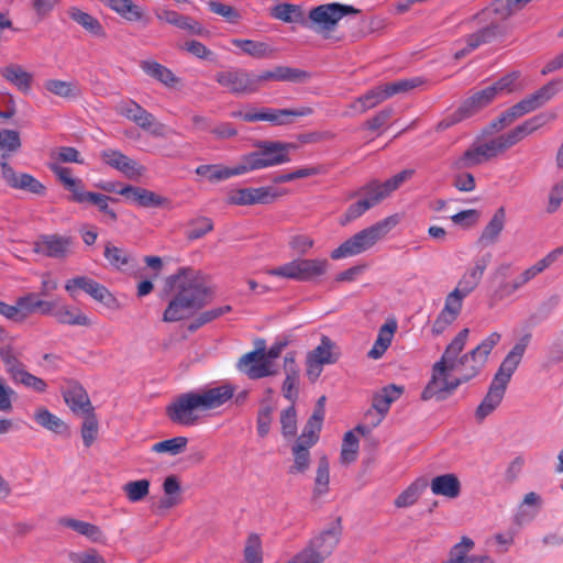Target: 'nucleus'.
I'll list each match as a JSON object with an SVG mask.
<instances>
[{
    "instance_id": "obj_47",
    "label": "nucleus",
    "mask_w": 563,
    "mask_h": 563,
    "mask_svg": "<svg viewBox=\"0 0 563 563\" xmlns=\"http://www.w3.org/2000/svg\"><path fill=\"white\" fill-rule=\"evenodd\" d=\"M0 358L12 380L19 375L18 373L25 369L24 364L19 360L11 344L0 347Z\"/></svg>"
},
{
    "instance_id": "obj_33",
    "label": "nucleus",
    "mask_w": 563,
    "mask_h": 563,
    "mask_svg": "<svg viewBox=\"0 0 563 563\" xmlns=\"http://www.w3.org/2000/svg\"><path fill=\"white\" fill-rule=\"evenodd\" d=\"M159 21H164L168 24L175 25L181 30H187L191 34L200 35L203 32V29L196 20L190 16L183 15L173 10H163L156 14Z\"/></svg>"
},
{
    "instance_id": "obj_21",
    "label": "nucleus",
    "mask_w": 563,
    "mask_h": 563,
    "mask_svg": "<svg viewBox=\"0 0 563 563\" xmlns=\"http://www.w3.org/2000/svg\"><path fill=\"white\" fill-rule=\"evenodd\" d=\"M562 81L560 79H553L538 89L536 92L529 95L517 104V110H520L521 114L525 115L536 109L542 107L550 99H552L559 91Z\"/></svg>"
},
{
    "instance_id": "obj_59",
    "label": "nucleus",
    "mask_w": 563,
    "mask_h": 563,
    "mask_svg": "<svg viewBox=\"0 0 563 563\" xmlns=\"http://www.w3.org/2000/svg\"><path fill=\"white\" fill-rule=\"evenodd\" d=\"M53 170L58 179L65 185L66 189L71 192V200L76 202V195L85 191L82 181L70 176V169L67 167H54Z\"/></svg>"
},
{
    "instance_id": "obj_2",
    "label": "nucleus",
    "mask_w": 563,
    "mask_h": 563,
    "mask_svg": "<svg viewBox=\"0 0 563 563\" xmlns=\"http://www.w3.org/2000/svg\"><path fill=\"white\" fill-rule=\"evenodd\" d=\"M21 147L20 134L15 130L3 129L0 131V166L5 184L13 188L24 190L37 196H44L45 186L30 174H18L5 159Z\"/></svg>"
},
{
    "instance_id": "obj_27",
    "label": "nucleus",
    "mask_w": 563,
    "mask_h": 563,
    "mask_svg": "<svg viewBox=\"0 0 563 563\" xmlns=\"http://www.w3.org/2000/svg\"><path fill=\"white\" fill-rule=\"evenodd\" d=\"M430 488L431 492L437 496L454 499L460 496L462 485L455 474L446 473L433 477L430 483Z\"/></svg>"
},
{
    "instance_id": "obj_54",
    "label": "nucleus",
    "mask_w": 563,
    "mask_h": 563,
    "mask_svg": "<svg viewBox=\"0 0 563 563\" xmlns=\"http://www.w3.org/2000/svg\"><path fill=\"white\" fill-rule=\"evenodd\" d=\"M329 468H330V466H329V461H328L327 456L320 457L319 462H318L317 475H316V479H314V489H313L314 497H319L329 490V482H330Z\"/></svg>"
},
{
    "instance_id": "obj_29",
    "label": "nucleus",
    "mask_w": 563,
    "mask_h": 563,
    "mask_svg": "<svg viewBox=\"0 0 563 563\" xmlns=\"http://www.w3.org/2000/svg\"><path fill=\"white\" fill-rule=\"evenodd\" d=\"M119 199L112 198L110 196L92 192V191H84L82 194L76 195L77 203H89L98 208V210L103 213L111 222H115L118 220V216L115 211L109 206L110 202H118Z\"/></svg>"
},
{
    "instance_id": "obj_9",
    "label": "nucleus",
    "mask_w": 563,
    "mask_h": 563,
    "mask_svg": "<svg viewBox=\"0 0 563 563\" xmlns=\"http://www.w3.org/2000/svg\"><path fill=\"white\" fill-rule=\"evenodd\" d=\"M197 410H201V405L196 391H188L178 395L167 407L166 416L174 423L185 427H191L198 423L199 416Z\"/></svg>"
},
{
    "instance_id": "obj_5",
    "label": "nucleus",
    "mask_w": 563,
    "mask_h": 563,
    "mask_svg": "<svg viewBox=\"0 0 563 563\" xmlns=\"http://www.w3.org/2000/svg\"><path fill=\"white\" fill-rule=\"evenodd\" d=\"M258 344L257 349L242 355L236 365L239 371L244 373L250 379L276 375L277 371L272 368V360L280 355L287 342H277L267 351L265 350L264 340H260Z\"/></svg>"
},
{
    "instance_id": "obj_18",
    "label": "nucleus",
    "mask_w": 563,
    "mask_h": 563,
    "mask_svg": "<svg viewBox=\"0 0 563 563\" xmlns=\"http://www.w3.org/2000/svg\"><path fill=\"white\" fill-rule=\"evenodd\" d=\"M62 395L74 413L84 416L90 411H95L88 393L77 380H67V387L62 390Z\"/></svg>"
},
{
    "instance_id": "obj_40",
    "label": "nucleus",
    "mask_w": 563,
    "mask_h": 563,
    "mask_svg": "<svg viewBox=\"0 0 563 563\" xmlns=\"http://www.w3.org/2000/svg\"><path fill=\"white\" fill-rule=\"evenodd\" d=\"M142 70L151 76L152 78L158 80L159 82L166 86H173L178 81V78L174 75V73L165 67L164 65L153 62V60H143L141 62Z\"/></svg>"
},
{
    "instance_id": "obj_58",
    "label": "nucleus",
    "mask_w": 563,
    "mask_h": 563,
    "mask_svg": "<svg viewBox=\"0 0 563 563\" xmlns=\"http://www.w3.org/2000/svg\"><path fill=\"white\" fill-rule=\"evenodd\" d=\"M358 452V439L354 434V431H347L344 434L342 449H341V463L350 464L353 463L357 457Z\"/></svg>"
},
{
    "instance_id": "obj_50",
    "label": "nucleus",
    "mask_w": 563,
    "mask_h": 563,
    "mask_svg": "<svg viewBox=\"0 0 563 563\" xmlns=\"http://www.w3.org/2000/svg\"><path fill=\"white\" fill-rule=\"evenodd\" d=\"M232 44L241 48L243 53L255 58H262L272 53V49L269 48L268 44L264 42L234 38L232 40Z\"/></svg>"
},
{
    "instance_id": "obj_48",
    "label": "nucleus",
    "mask_w": 563,
    "mask_h": 563,
    "mask_svg": "<svg viewBox=\"0 0 563 563\" xmlns=\"http://www.w3.org/2000/svg\"><path fill=\"white\" fill-rule=\"evenodd\" d=\"M44 88L51 93L62 98H77L80 95V89L77 85L59 79L46 80Z\"/></svg>"
},
{
    "instance_id": "obj_31",
    "label": "nucleus",
    "mask_w": 563,
    "mask_h": 563,
    "mask_svg": "<svg viewBox=\"0 0 563 563\" xmlns=\"http://www.w3.org/2000/svg\"><path fill=\"white\" fill-rule=\"evenodd\" d=\"M549 120V117L547 114H538L533 118H530L529 120L525 121L522 124L516 126L514 130L509 131L506 134H503V137L508 146L511 147L512 145L517 144L521 139H523L526 135L532 133L537 129L544 125Z\"/></svg>"
},
{
    "instance_id": "obj_30",
    "label": "nucleus",
    "mask_w": 563,
    "mask_h": 563,
    "mask_svg": "<svg viewBox=\"0 0 563 563\" xmlns=\"http://www.w3.org/2000/svg\"><path fill=\"white\" fill-rule=\"evenodd\" d=\"M388 98L389 96L387 95L385 85L377 86L368 90L366 93L356 98L349 106V108L352 110L353 113L362 114L365 113L367 110L375 108L377 104L382 103Z\"/></svg>"
},
{
    "instance_id": "obj_11",
    "label": "nucleus",
    "mask_w": 563,
    "mask_h": 563,
    "mask_svg": "<svg viewBox=\"0 0 563 563\" xmlns=\"http://www.w3.org/2000/svg\"><path fill=\"white\" fill-rule=\"evenodd\" d=\"M357 13L360 10L352 5L333 2L311 9L309 20L318 26L319 32H331L344 15Z\"/></svg>"
},
{
    "instance_id": "obj_60",
    "label": "nucleus",
    "mask_w": 563,
    "mask_h": 563,
    "mask_svg": "<svg viewBox=\"0 0 563 563\" xmlns=\"http://www.w3.org/2000/svg\"><path fill=\"white\" fill-rule=\"evenodd\" d=\"M212 172L208 175V179L212 183L221 181L228 179L232 176L245 174V166H243L242 162L233 167H227L222 165H212Z\"/></svg>"
},
{
    "instance_id": "obj_32",
    "label": "nucleus",
    "mask_w": 563,
    "mask_h": 563,
    "mask_svg": "<svg viewBox=\"0 0 563 563\" xmlns=\"http://www.w3.org/2000/svg\"><path fill=\"white\" fill-rule=\"evenodd\" d=\"M505 389L490 383L488 391L475 411L478 423L483 422L501 402Z\"/></svg>"
},
{
    "instance_id": "obj_15",
    "label": "nucleus",
    "mask_w": 563,
    "mask_h": 563,
    "mask_svg": "<svg viewBox=\"0 0 563 563\" xmlns=\"http://www.w3.org/2000/svg\"><path fill=\"white\" fill-rule=\"evenodd\" d=\"M532 0H494L492 10L484 9L471 18V21H478L481 23L495 20L503 22L510 18L516 12L522 10Z\"/></svg>"
},
{
    "instance_id": "obj_17",
    "label": "nucleus",
    "mask_w": 563,
    "mask_h": 563,
    "mask_svg": "<svg viewBox=\"0 0 563 563\" xmlns=\"http://www.w3.org/2000/svg\"><path fill=\"white\" fill-rule=\"evenodd\" d=\"M492 261V254L485 253L481 256H477L473 265L468 267L465 273L462 275L461 279L457 283L455 290H460L462 296H468L473 292L477 286L479 285L483 275Z\"/></svg>"
},
{
    "instance_id": "obj_57",
    "label": "nucleus",
    "mask_w": 563,
    "mask_h": 563,
    "mask_svg": "<svg viewBox=\"0 0 563 563\" xmlns=\"http://www.w3.org/2000/svg\"><path fill=\"white\" fill-rule=\"evenodd\" d=\"M151 483L148 479L128 482L122 489L131 503L143 500L150 494Z\"/></svg>"
},
{
    "instance_id": "obj_35",
    "label": "nucleus",
    "mask_w": 563,
    "mask_h": 563,
    "mask_svg": "<svg viewBox=\"0 0 563 563\" xmlns=\"http://www.w3.org/2000/svg\"><path fill=\"white\" fill-rule=\"evenodd\" d=\"M488 161L482 144H474L468 147L460 157L453 161L452 168L470 169Z\"/></svg>"
},
{
    "instance_id": "obj_61",
    "label": "nucleus",
    "mask_w": 563,
    "mask_h": 563,
    "mask_svg": "<svg viewBox=\"0 0 563 563\" xmlns=\"http://www.w3.org/2000/svg\"><path fill=\"white\" fill-rule=\"evenodd\" d=\"M424 80L420 77H413L408 79H401L394 82H388L385 85L387 95L390 97L397 93L408 92L415 88L420 87Z\"/></svg>"
},
{
    "instance_id": "obj_56",
    "label": "nucleus",
    "mask_w": 563,
    "mask_h": 563,
    "mask_svg": "<svg viewBox=\"0 0 563 563\" xmlns=\"http://www.w3.org/2000/svg\"><path fill=\"white\" fill-rule=\"evenodd\" d=\"M188 439L186 437H175L155 443L152 451L156 453H168L169 455H178L187 448Z\"/></svg>"
},
{
    "instance_id": "obj_23",
    "label": "nucleus",
    "mask_w": 563,
    "mask_h": 563,
    "mask_svg": "<svg viewBox=\"0 0 563 563\" xmlns=\"http://www.w3.org/2000/svg\"><path fill=\"white\" fill-rule=\"evenodd\" d=\"M341 534V518L338 517L328 529L311 539L308 545L319 552L322 556L328 558L339 544Z\"/></svg>"
},
{
    "instance_id": "obj_34",
    "label": "nucleus",
    "mask_w": 563,
    "mask_h": 563,
    "mask_svg": "<svg viewBox=\"0 0 563 563\" xmlns=\"http://www.w3.org/2000/svg\"><path fill=\"white\" fill-rule=\"evenodd\" d=\"M506 221V213L505 209L500 207L497 209V211L494 213L493 218L488 222V224L483 230L478 243L483 245H492L496 243L500 232L503 231L505 227Z\"/></svg>"
},
{
    "instance_id": "obj_12",
    "label": "nucleus",
    "mask_w": 563,
    "mask_h": 563,
    "mask_svg": "<svg viewBox=\"0 0 563 563\" xmlns=\"http://www.w3.org/2000/svg\"><path fill=\"white\" fill-rule=\"evenodd\" d=\"M507 34L506 24H501L498 21L492 20L484 26L478 29L476 32L468 34L465 37V47L459 49L454 54L455 59H462L467 56L471 52L475 51L482 45L490 44L495 41L503 38Z\"/></svg>"
},
{
    "instance_id": "obj_62",
    "label": "nucleus",
    "mask_w": 563,
    "mask_h": 563,
    "mask_svg": "<svg viewBox=\"0 0 563 563\" xmlns=\"http://www.w3.org/2000/svg\"><path fill=\"white\" fill-rule=\"evenodd\" d=\"M282 433L285 438L294 437L297 433V412L294 405L280 412Z\"/></svg>"
},
{
    "instance_id": "obj_25",
    "label": "nucleus",
    "mask_w": 563,
    "mask_h": 563,
    "mask_svg": "<svg viewBox=\"0 0 563 563\" xmlns=\"http://www.w3.org/2000/svg\"><path fill=\"white\" fill-rule=\"evenodd\" d=\"M74 288H79L84 290L86 294L91 296L95 300L108 305L109 300L112 299V296L110 291L101 284L97 283L96 280L86 277V276H78L75 278L69 279L66 285L65 289L71 294Z\"/></svg>"
},
{
    "instance_id": "obj_52",
    "label": "nucleus",
    "mask_w": 563,
    "mask_h": 563,
    "mask_svg": "<svg viewBox=\"0 0 563 563\" xmlns=\"http://www.w3.org/2000/svg\"><path fill=\"white\" fill-rule=\"evenodd\" d=\"M213 230V222L208 217H198L188 222L186 238L189 241L203 238L207 233Z\"/></svg>"
},
{
    "instance_id": "obj_4",
    "label": "nucleus",
    "mask_w": 563,
    "mask_h": 563,
    "mask_svg": "<svg viewBox=\"0 0 563 563\" xmlns=\"http://www.w3.org/2000/svg\"><path fill=\"white\" fill-rule=\"evenodd\" d=\"M395 224L396 221L394 220V217H388L366 229H363L344 241L339 247L334 249L331 252L330 257L332 260H340L366 252L382 240Z\"/></svg>"
},
{
    "instance_id": "obj_49",
    "label": "nucleus",
    "mask_w": 563,
    "mask_h": 563,
    "mask_svg": "<svg viewBox=\"0 0 563 563\" xmlns=\"http://www.w3.org/2000/svg\"><path fill=\"white\" fill-rule=\"evenodd\" d=\"M232 307L230 305H225L222 307L213 308L207 311L199 313L188 325L187 329L189 332H196L202 325L220 318L221 316L231 312Z\"/></svg>"
},
{
    "instance_id": "obj_43",
    "label": "nucleus",
    "mask_w": 563,
    "mask_h": 563,
    "mask_svg": "<svg viewBox=\"0 0 563 563\" xmlns=\"http://www.w3.org/2000/svg\"><path fill=\"white\" fill-rule=\"evenodd\" d=\"M34 420L41 427L57 433L62 434L68 430L67 424L57 416L53 415L48 409L41 407L35 410Z\"/></svg>"
},
{
    "instance_id": "obj_38",
    "label": "nucleus",
    "mask_w": 563,
    "mask_h": 563,
    "mask_svg": "<svg viewBox=\"0 0 563 563\" xmlns=\"http://www.w3.org/2000/svg\"><path fill=\"white\" fill-rule=\"evenodd\" d=\"M468 334L470 330L467 328L462 329L446 346L444 353L438 362H443L445 365L455 364V368L459 369L460 364L457 356L463 351Z\"/></svg>"
},
{
    "instance_id": "obj_41",
    "label": "nucleus",
    "mask_w": 563,
    "mask_h": 563,
    "mask_svg": "<svg viewBox=\"0 0 563 563\" xmlns=\"http://www.w3.org/2000/svg\"><path fill=\"white\" fill-rule=\"evenodd\" d=\"M495 99L494 88L486 87L476 91L461 104L470 117L488 106Z\"/></svg>"
},
{
    "instance_id": "obj_45",
    "label": "nucleus",
    "mask_w": 563,
    "mask_h": 563,
    "mask_svg": "<svg viewBox=\"0 0 563 563\" xmlns=\"http://www.w3.org/2000/svg\"><path fill=\"white\" fill-rule=\"evenodd\" d=\"M53 316L59 323L70 325H84L88 327L91 324L90 319L81 312L79 309H70L67 306L56 308Z\"/></svg>"
},
{
    "instance_id": "obj_28",
    "label": "nucleus",
    "mask_w": 563,
    "mask_h": 563,
    "mask_svg": "<svg viewBox=\"0 0 563 563\" xmlns=\"http://www.w3.org/2000/svg\"><path fill=\"white\" fill-rule=\"evenodd\" d=\"M0 75L4 80L26 93L32 88L33 75L26 71L20 64L11 63L0 67Z\"/></svg>"
},
{
    "instance_id": "obj_39",
    "label": "nucleus",
    "mask_w": 563,
    "mask_h": 563,
    "mask_svg": "<svg viewBox=\"0 0 563 563\" xmlns=\"http://www.w3.org/2000/svg\"><path fill=\"white\" fill-rule=\"evenodd\" d=\"M71 20L81 25L86 31L97 37H106V32L101 23L91 14L81 11L76 7L68 10Z\"/></svg>"
},
{
    "instance_id": "obj_46",
    "label": "nucleus",
    "mask_w": 563,
    "mask_h": 563,
    "mask_svg": "<svg viewBox=\"0 0 563 563\" xmlns=\"http://www.w3.org/2000/svg\"><path fill=\"white\" fill-rule=\"evenodd\" d=\"M109 7L130 22L141 21L143 19L142 9L134 4L132 0H108Z\"/></svg>"
},
{
    "instance_id": "obj_20",
    "label": "nucleus",
    "mask_w": 563,
    "mask_h": 563,
    "mask_svg": "<svg viewBox=\"0 0 563 563\" xmlns=\"http://www.w3.org/2000/svg\"><path fill=\"white\" fill-rule=\"evenodd\" d=\"M234 393L235 387L229 383L196 391L201 405V410H212L221 407L233 398Z\"/></svg>"
},
{
    "instance_id": "obj_14",
    "label": "nucleus",
    "mask_w": 563,
    "mask_h": 563,
    "mask_svg": "<svg viewBox=\"0 0 563 563\" xmlns=\"http://www.w3.org/2000/svg\"><path fill=\"white\" fill-rule=\"evenodd\" d=\"M216 81L233 95H251L255 92L253 74L243 68H230L217 73Z\"/></svg>"
},
{
    "instance_id": "obj_64",
    "label": "nucleus",
    "mask_w": 563,
    "mask_h": 563,
    "mask_svg": "<svg viewBox=\"0 0 563 563\" xmlns=\"http://www.w3.org/2000/svg\"><path fill=\"white\" fill-rule=\"evenodd\" d=\"M244 559L246 563H262V549L261 539L257 534L252 533L249 536L246 545L244 549Z\"/></svg>"
},
{
    "instance_id": "obj_53",
    "label": "nucleus",
    "mask_w": 563,
    "mask_h": 563,
    "mask_svg": "<svg viewBox=\"0 0 563 563\" xmlns=\"http://www.w3.org/2000/svg\"><path fill=\"white\" fill-rule=\"evenodd\" d=\"M99 430V423L95 411L84 415L80 433L84 445L90 448L96 441Z\"/></svg>"
},
{
    "instance_id": "obj_44",
    "label": "nucleus",
    "mask_w": 563,
    "mask_h": 563,
    "mask_svg": "<svg viewBox=\"0 0 563 563\" xmlns=\"http://www.w3.org/2000/svg\"><path fill=\"white\" fill-rule=\"evenodd\" d=\"M383 186L376 179L371 180L366 185L358 188L356 191L350 194V198L362 196V199L372 203V208L378 205L382 200L388 197L383 190Z\"/></svg>"
},
{
    "instance_id": "obj_7",
    "label": "nucleus",
    "mask_w": 563,
    "mask_h": 563,
    "mask_svg": "<svg viewBox=\"0 0 563 563\" xmlns=\"http://www.w3.org/2000/svg\"><path fill=\"white\" fill-rule=\"evenodd\" d=\"M500 338L501 335L498 332H493L475 349L459 357L460 366H465L471 361L472 365L466 368V372L462 373L461 376L452 380H448L446 397L451 395L460 385L467 383L479 374V372L485 366L492 350L499 343Z\"/></svg>"
},
{
    "instance_id": "obj_22",
    "label": "nucleus",
    "mask_w": 563,
    "mask_h": 563,
    "mask_svg": "<svg viewBox=\"0 0 563 563\" xmlns=\"http://www.w3.org/2000/svg\"><path fill=\"white\" fill-rule=\"evenodd\" d=\"M101 158L106 164L123 173L129 178L140 177L145 172L144 166L137 164L134 159L128 157L126 155L119 151H102Z\"/></svg>"
},
{
    "instance_id": "obj_3",
    "label": "nucleus",
    "mask_w": 563,
    "mask_h": 563,
    "mask_svg": "<svg viewBox=\"0 0 563 563\" xmlns=\"http://www.w3.org/2000/svg\"><path fill=\"white\" fill-rule=\"evenodd\" d=\"M395 224L396 221L394 220V217H388L366 229H363L344 241L339 247L334 249L331 252L330 257L332 260H340L366 252L382 240Z\"/></svg>"
},
{
    "instance_id": "obj_8",
    "label": "nucleus",
    "mask_w": 563,
    "mask_h": 563,
    "mask_svg": "<svg viewBox=\"0 0 563 563\" xmlns=\"http://www.w3.org/2000/svg\"><path fill=\"white\" fill-rule=\"evenodd\" d=\"M329 263L325 258H297L278 267L268 269L266 273L272 276L294 279L297 282H309L324 275Z\"/></svg>"
},
{
    "instance_id": "obj_13",
    "label": "nucleus",
    "mask_w": 563,
    "mask_h": 563,
    "mask_svg": "<svg viewBox=\"0 0 563 563\" xmlns=\"http://www.w3.org/2000/svg\"><path fill=\"white\" fill-rule=\"evenodd\" d=\"M530 339L531 334L527 333L519 340V342L514 345V347L501 362L497 373L495 374L492 382L493 384L504 388L505 390L507 389L512 374L521 362Z\"/></svg>"
},
{
    "instance_id": "obj_42",
    "label": "nucleus",
    "mask_w": 563,
    "mask_h": 563,
    "mask_svg": "<svg viewBox=\"0 0 563 563\" xmlns=\"http://www.w3.org/2000/svg\"><path fill=\"white\" fill-rule=\"evenodd\" d=\"M271 15L286 23L300 21L303 25L311 27V25L303 20L301 8L297 4L279 3L272 9Z\"/></svg>"
},
{
    "instance_id": "obj_19",
    "label": "nucleus",
    "mask_w": 563,
    "mask_h": 563,
    "mask_svg": "<svg viewBox=\"0 0 563 563\" xmlns=\"http://www.w3.org/2000/svg\"><path fill=\"white\" fill-rule=\"evenodd\" d=\"M71 245L73 239L70 236L58 234L41 235L34 243V252L47 257L63 258L67 256Z\"/></svg>"
},
{
    "instance_id": "obj_51",
    "label": "nucleus",
    "mask_w": 563,
    "mask_h": 563,
    "mask_svg": "<svg viewBox=\"0 0 563 563\" xmlns=\"http://www.w3.org/2000/svg\"><path fill=\"white\" fill-rule=\"evenodd\" d=\"M60 523L65 527H68L70 529L75 530L76 532L91 539L92 541H98L102 534L99 527H97L92 523L86 522V521H81V520H77V519H73V518H64V519H62Z\"/></svg>"
},
{
    "instance_id": "obj_10",
    "label": "nucleus",
    "mask_w": 563,
    "mask_h": 563,
    "mask_svg": "<svg viewBox=\"0 0 563 563\" xmlns=\"http://www.w3.org/2000/svg\"><path fill=\"white\" fill-rule=\"evenodd\" d=\"M118 114L134 122L142 130L148 131L154 136H163L165 125L132 99L121 101L117 107Z\"/></svg>"
},
{
    "instance_id": "obj_55",
    "label": "nucleus",
    "mask_w": 563,
    "mask_h": 563,
    "mask_svg": "<svg viewBox=\"0 0 563 563\" xmlns=\"http://www.w3.org/2000/svg\"><path fill=\"white\" fill-rule=\"evenodd\" d=\"M426 487L427 483L424 481H416L395 499V506L405 508L413 505Z\"/></svg>"
},
{
    "instance_id": "obj_63",
    "label": "nucleus",
    "mask_w": 563,
    "mask_h": 563,
    "mask_svg": "<svg viewBox=\"0 0 563 563\" xmlns=\"http://www.w3.org/2000/svg\"><path fill=\"white\" fill-rule=\"evenodd\" d=\"M294 464L289 467L290 474H302L310 465V452L301 446H292Z\"/></svg>"
},
{
    "instance_id": "obj_26",
    "label": "nucleus",
    "mask_w": 563,
    "mask_h": 563,
    "mask_svg": "<svg viewBox=\"0 0 563 563\" xmlns=\"http://www.w3.org/2000/svg\"><path fill=\"white\" fill-rule=\"evenodd\" d=\"M313 110L310 107L300 109H273L262 108L258 110L260 121H267L275 125H286L292 122L291 118L310 115Z\"/></svg>"
},
{
    "instance_id": "obj_16",
    "label": "nucleus",
    "mask_w": 563,
    "mask_h": 563,
    "mask_svg": "<svg viewBox=\"0 0 563 563\" xmlns=\"http://www.w3.org/2000/svg\"><path fill=\"white\" fill-rule=\"evenodd\" d=\"M457 371L455 364L445 365L443 362H435L432 367V376L421 394L422 400H429L435 397L438 400H444L448 391V380L451 372Z\"/></svg>"
},
{
    "instance_id": "obj_37",
    "label": "nucleus",
    "mask_w": 563,
    "mask_h": 563,
    "mask_svg": "<svg viewBox=\"0 0 563 563\" xmlns=\"http://www.w3.org/2000/svg\"><path fill=\"white\" fill-rule=\"evenodd\" d=\"M397 329L396 322L385 323L380 327L376 341L373 347L368 351L367 356L373 360H378L383 356L386 350L390 346L394 333Z\"/></svg>"
},
{
    "instance_id": "obj_6",
    "label": "nucleus",
    "mask_w": 563,
    "mask_h": 563,
    "mask_svg": "<svg viewBox=\"0 0 563 563\" xmlns=\"http://www.w3.org/2000/svg\"><path fill=\"white\" fill-rule=\"evenodd\" d=\"M255 147L256 151L241 157L245 173L289 162V151L295 150L297 145L279 141H258Z\"/></svg>"
},
{
    "instance_id": "obj_24",
    "label": "nucleus",
    "mask_w": 563,
    "mask_h": 563,
    "mask_svg": "<svg viewBox=\"0 0 563 563\" xmlns=\"http://www.w3.org/2000/svg\"><path fill=\"white\" fill-rule=\"evenodd\" d=\"M402 393V386L390 384L373 396L372 408L378 413V418L372 422L373 427H376L382 422L386 413L389 411L390 405L396 401Z\"/></svg>"
},
{
    "instance_id": "obj_36",
    "label": "nucleus",
    "mask_w": 563,
    "mask_h": 563,
    "mask_svg": "<svg viewBox=\"0 0 563 563\" xmlns=\"http://www.w3.org/2000/svg\"><path fill=\"white\" fill-rule=\"evenodd\" d=\"M335 343L327 335H322L320 344L307 354V357L318 363L334 364L339 360L340 353L335 352Z\"/></svg>"
},
{
    "instance_id": "obj_1",
    "label": "nucleus",
    "mask_w": 563,
    "mask_h": 563,
    "mask_svg": "<svg viewBox=\"0 0 563 563\" xmlns=\"http://www.w3.org/2000/svg\"><path fill=\"white\" fill-rule=\"evenodd\" d=\"M165 284L167 290L175 291L163 314L165 322L185 319L189 311L203 308L212 297L203 276L189 267L180 268L177 274L168 276Z\"/></svg>"
}]
</instances>
